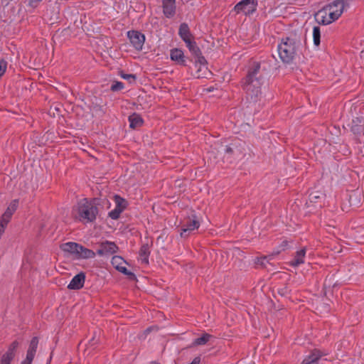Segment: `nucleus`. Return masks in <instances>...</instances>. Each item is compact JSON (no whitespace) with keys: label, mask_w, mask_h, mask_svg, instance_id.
Here are the masks:
<instances>
[{"label":"nucleus","mask_w":364,"mask_h":364,"mask_svg":"<svg viewBox=\"0 0 364 364\" xmlns=\"http://www.w3.org/2000/svg\"><path fill=\"white\" fill-rule=\"evenodd\" d=\"M345 2L343 0H335L320 9L315 14V19L322 25H329L338 20L344 11Z\"/></svg>","instance_id":"obj_1"},{"label":"nucleus","mask_w":364,"mask_h":364,"mask_svg":"<svg viewBox=\"0 0 364 364\" xmlns=\"http://www.w3.org/2000/svg\"><path fill=\"white\" fill-rule=\"evenodd\" d=\"M260 66L255 63L252 70L250 71L245 80L243 86L248 97H250L253 101H256L259 95H261L262 79L257 77Z\"/></svg>","instance_id":"obj_2"},{"label":"nucleus","mask_w":364,"mask_h":364,"mask_svg":"<svg viewBox=\"0 0 364 364\" xmlns=\"http://www.w3.org/2000/svg\"><path fill=\"white\" fill-rule=\"evenodd\" d=\"M97 214V207L86 198L80 200L73 209L74 217L83 223L94 221Z\"/></svg>","instance_id":"obj_3"},{"label":"nucleus","mask_w":364,"mask_h":364,"mask_svg":"<svg viewBox=\"0 0 364 364\" xmlns=\"http://www.w3.org/2000/svg\"><path fill=\"white\" fill-rule=\"evenodd\" d=\"M298 48V43L291 38H283L277 46V52L279 58L285 63H291Z\"/></svg>","instance_id":"obj_4"},{"label":"nucleus","mask_w":364,"mask_h":364,"mask_svg":"<svg viewBox=\"0 0 364 364\" xmlns=\"http://www.w3.org/2000/svg\"><path fill=\"white\" fill-rule=\"evenodd\" d=\"M60 249L64 252L73 255L76 259H90L95 257V253L92 250L73 242H68L62 244L60 245Z\"/></svg>","instance_id":"obj_5"},{"label":"nucleus","mask_w":364,"mask_h":364,"mask_svg":"<svg viewBox=\"0 0 364 364\" xmlns=\"http://www.w3.org/2000/svg\"><path fill=\"white\" fill-rule=\"evenodd\" d=\"M257 6V0H241L234 7L236 14L244 15H250L253 14Z\"/></svg>","instance_id":"obj_6"},{"label":"nucleus","mask_w":364,"mask_h":364,"mask_svg":"<svg viewBox=\"0 0 364 364\" xmlns=\"http://www.w3.org/2000/svg\"><path fill=\"white\" fill-rule=\"evenodd\" d=\"M199 226L200 222L196 216L189 217L184 221L181 228V236L182 237H187L194 230H197Z\"/></svg>","instance_id":"obj_7"},{"label":"nucleus","mask_w":364,"mask_h":364,"mask_svg":"<svg viewBox=\"0 0 364 364\" xmlns=\"http://www.w3.org/2000/svg\"><path fill=\"white\" fill-rule=\"evenodd\" d=\"M127 37L136 50H142L145 41V36L144 34L137 31H130L127 32Z\"/></svg>","instance_id":"obj_8"},{"label":"nucleus","mask_w":364,"mask_h":364,"mask_svg":"<svg viewBox=\"0 0 364 364\" xmlns=\"http://www.w3.org/2000/svg\"><path fill=\"white\" fill-rule=\"evenodd\" d=\"M38 341L36 337L31 339L28 349L27 350L26 358L21 362L23 364H31L34 356L36 355V349L38 347Z\"/></svg>","instance_id":"obj_9"},{"label":"nucleus","mask_w":364,"mask_h":364,"mask_svg":"<svg viewBox=\"0 0 364 364\" xmlns=\"http://www.w3.org/2000/svg\"><path fill=\"white\" fill-rule=\"evenodd\" d=\"M117 245L112 242L106 241L102 242L100 245V248L97 251V254L103 256L112 255L117 251Z\"/></svg>","instance_id":"obj_10"},{"label":"nucleus","mask_w":364,"mask_h":364,"mask_svg":"<svg viewBox=\"0 0 364 364\" xmlns=\"http://www.w3.org/2000/svg\"><path fill=\"white\" fill-rule=\"evenodd\" d=\"M163 13L167 18H171L176 12V0H162Z\"/></svg>","instance_id":"obj_11"},{"label":"nucleus","mask_w":364,"mask_h":364,"mask_svg":"<svg viewBox=\"0 0 364 364\" xmlns=\"http://www.w3.org/2000/svg\"><path fill=\"white\" fill-rule=\"evenodd\" d=\"M85 280V274L80 272L76 274L75 277H73V278L71 279L70 282L68 285V288L74 290L80 289L84 286Z\"/></svg>","instance_id":"obj_12"},{"label":"nucleus","mask_w":364,"mask_h":364,"mask_svg":"<svg viewBox=\"0 0 364 364\" xmlns=\"http://www.w3.org/2000/svg\"><path fill=\"white\" fill-rule=\"evenodd\" d=\"M112 264L113 267L117 269L119 272L126 274L129 275L131 274L129 272L127 267H125L126 262L124 260V259L119 256H114L112 258Z\"/></svg>","instance_id":"obj_13"},{"label":"nucleus","mask_w":364,"mask_h":364,"mask_svg":"<svg viewBox=\"0 0 364 364\" xmlns=\"http://www.w3.org/2000/svg\"><path fill=\"white\" fill-rule=\"evenodd\" d=\"M18 346V343L17 341H14L11 344L7 352L2 356L1 364H11V362L14 357V351Z\"/></svg>","instance_id":"obj_14"},{"label":"nucleus","mask_w":364,"mask_h":364,"mask_svg":"<svg viewBox=\"0 0 364 364\" xmlns=\"http://www.w3.org/2000/svg\"><path fill=\"white\" fill-rule=\"evenodd\" d=\"M306 249L302 248L296 252L293 259L289 262V264L294 267H299L305 262Z\"/></svg>","instance_id":"obj_15"},{"label":"nucleus","mask_w":364,"mask_h":364,"mask_svg":"<svg viewBox=\"0 0 364 364\" xmlns=\"http://www.w3.org/2000/svg\"><path fill=\"white\" fill-rule=\"evenodd\" d=\"M18 205V200H14L11 202V203L9 205L7 209L3 214L1 220H4L6 223H9L10 218H11V215L14 214V213L17 209V207Z\"/></svg>","instance_id":"obj_16"},{"label":"nucleus","mask_w":364,"mask_h":364,"mask_svg":"<svg viewBox=\"0 0 364 364\" xmlns=\"http://www.w3.org/2000/svg\"><path fill=\"white\" fill-rule=\"evenodd\" d=\"M178 34L184 42L193 39V36L190 31L189 27L188 24L185 23L181 24Z\"/></svg>","instance_id":"obj_17"},{"label":"nucleus","mask_w":364,"mask_h":364,"mask_svg":"<svg viewBox=\"0 0 364 364\" xmlns=\"http://www.w3.org/2000/svg\"><path fill=\"white\" fill-rule=\"evenodd\" d=\"M170 57L172 60L176 61L180 65L185 64L184 54L180 49L175 48L171 50Z\"/></svg>","instance_id":"obj_18"},{"label":"nucleus","mask_w":364,"mask_h":364,"mask_svg":"<svg viewBox=\"0 0 364 364\" xmlns=\"http://www.w3.org/2000/svg\"><path fill=\"white\" fill-rule=\"evenodd\" d=\"M129 126L132 129H136L141 127L143 124L141 117L136 113L132 114L129 117Z\"/></svg>","instance_id":"obj_19"},{"label":"nucleus","mask_w":364,"mask_h":364,"mask_svg":"<svg viewBox=\"0 0 364 364\" xmlns=\"http://www.w3.org/2000/svg\"><path fill=\"white\" fill-rule=\"evenodd\" d=\"M321 357L318 350H314L308 357L304 359L302 364H316L318 360Z\"/></svg>","instance_id":"obj_20"},{"label":"nucleus","mask_w":364,"mask_h":364,"mask_svg":"<svg viewBox=\"0 0 364 364\" xmlns=\"http://www.w3.org/2000/svg\"><path fill=\"white\" fill-rule=\"evenodd\" d=\"M149 250L147 245H143L139 250V259L142 263L147 264L149 262Z\"/></svg>","instance_id":"obj_21"},{"label":"nucleus","mask_w":364,"mask_h":364,"mask_svg":"<svg viewBox=\"0 0 364 364\" xmlns=\"http://www.w3.org/2000/svg\"><path fill=\"white\" fill-rule=\"evenodd\" d=\"M195 66L198 68V73L196 74V77H202L203 75L200 74L199 72L201 70L205 71L207 67L205 65V60L203 58H200L198 61L196 62Z\"/></svg>","instance_id":"obj_22"},{"label":"nucleus","mask_w":364,"mask_h":364,"mask_svg":"<svg viewBox=\"0 0 364 364\" xmlns=\"http://www.w3.org/2000/svg\"><path fill=\"white\" fill-rule=\"evenodd\" d=\"M313 41L316 46H318L321 43V30L318 26H314L313 28Z\"/></svg>","instance_id":"obj_23"},{"label":"nucleus","mask_w":364,"mask_h":364,"mask_svg":"<svg viewBox=\"0 0 364 364\" xmlns=\"http://www.w3.org/2000/svg\"><path fill=\"white\" fill-rule=\"evenodd\" d=\"M278 254H279L278 251L277 252H273L272 254H270L269 255L259 257V258H257V263L260 264L262 266H264L267 262H268L269 261L273 259L274 258V257L276 255H277Z\"/></svg>","instance_id":"obj_24"},{"label":"nucleus","mask_w":364,"mask_h":364,"mask_svg":"<svg viewBox=\"0 0 364 364\" xmlns=\"http://www.w3.org/2000/svg\"><path fill=\"white\" fill-rule=\"evenodd\" d=\"M185 43L192 53L198 55L200 53L199 48L193 39L186 41Z\"/></svg>","instance_id":"obj_25"},{"label":"nucleus","mask_w":364,"mask_h":364,"mask_svg":"<svg viewBox=\"0 0 364 364\" xmlns=\"http://www.w3.org/2000/svg\"><path fill=\"white\" fill-rule=\"evenodd\" d=\"M211 338V336L208 333H204L201 337H199L194 340L193 345L201 346L205 345Z\"/></svg>","instance_id":"obj_26"},{"label":"nucleus","mask_w":364,"mask_h":364,"mask_svg":"<svg viewBox=\"0 0 364 364\" xmlns=\"http://www.w3.org/2000/svg\"><path fill=\"white\" fill-rule=\"evenodd\" d=\"M323 198V193L317 192V191H314L309 194V202L310 203H316L319 200L322 199Z\"/></svg>","instance_id":"obj_27"},{"label":"nucleus","mask_w":364,"mask_h":364,"mask_svg":"<svg viewBox=\"0 0 364 364\" xmlns=\"http://www.w3.org/2000/svg\"><path fill=\"white\" fill-rule=\"evenodd\" d=\"M114 201L116 203V207L121 208L122 210H124L127 205L126 200L121 198L120 196H114Z\"/></svg>","instance_id":"obj_28"},{"label":"nucleus","mask_w":364,"mask_h":364,"mask_svg":"<svg viewBox=\"0 0 364 364\" xmlns=\"http://www.w3.org/2000/svg\"><path fill=\"white\" fill-rule=\"evenodd\" d=\"M122 211H123V210H122L121 208L115 207L114 210H111L109 213V216L112 219L116 220L119 217V215Z\"/></svg>","instance_id":"obj_29"},{"label":"nucleus","mask_w":364,"mask_h":364,"mask_svg":"<svg viewBox=\"0 0 364 364\" xmlns=\"http://www.w3.org/2000/svg\"><path fill=\"white\" fill-rule=\"evenodd\" d=\"M124 83L119 81L114 82L111 85V90L116 92L122 90L124 88Z\"/></svg>","instance_id":"obj_30"},{"label":"nucleus","mask_w":364,"mask_h":364,"mask_svg":"<svg viewBox=\"0 0 364 364\" xmlns=\"http://www.w3.org/2000/svg\"><path fill=\"white\" fill-rule=\"evenodd\" d=\"M7 68V62L4 60H0V77L3 76Z\"/></svg>","instance_id":"obj_31"},{"label":"nucleus","mask_w":364,"mask_h":364,"mask_svg":"<svg viewBox=\"0 0 364 364\" xmlns=\"http://www.w3.org/2000/svg\"><path fill=\"white\" fill-rule=\"evenodd\" d=\"M121 77L124 79V80H135V77L134 75H131V74H122L121 75Z\"/></svg>","instance_id":"obj_32"},{"label":"nucleus","mask_w":364,"mask_h":364,"mask_svg":"<svg viewBox=\"0 0 364 364\" xmlns=\"http://www.w3.org/2000/svg\"><path fill=\"white\" fill-rule=\"evenodd\" d=\"M41 1V0H30V3H31V4H37V3L40 2Z\"/></svg>","instance_id":"obj_33"},{"label":"nucleus","mask_w":364,"mask_h":364,"mask_svg":"<svg viewBox=\"0 0 364 364\" xmlns=\"http://www.w3.org/2000/svg\"><path fill=\"white\" fill-rule=\"evenodd\" d=\"M151 331V328H149L146 329V331Z\"/></svg>","instance_id":"obj_34"},{"label":"nucleus","mask_w":364,"mask_h":364,"mask_svg":"<svg viewBox=\"0 0 364 364\" xmlns=\"http://www.w3.org/2000/svg\"><path fill=\"white\" fill-rule=\"evenodd\" d=\"M21 364H23V363H21Z\"/></svg>","instance_id":"obj_35"}]
</instances>
